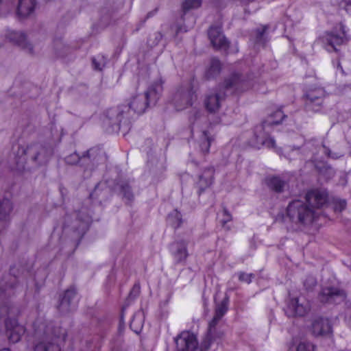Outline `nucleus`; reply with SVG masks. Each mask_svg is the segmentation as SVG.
Masks as SVG:
<instances>
[{
    "mask_svg": "<svg viewBox=\"0 0 351 351\" xmlns=\"http://www.w3.org/2000/svg\"><path fill=\"white\" fill-rule=\"evenodd\" d=\"M328 199L324 190L315 189L306 194V202L295 199L290 202L287 208V215L295 223L307 225L318 217L317 209L322 208Z\"/></svg>",
    "mask_w": 351,
    "mask_h": 351,
    "instance_id": "f257e3e1",
    "label": "nucleus"
},
{
    "mask_svg": "<svg viewBox=\"0 0 351 351\" xmlns=\"http://www.w3.org/2000/svg\"><path fill=\"white\" fill-rule=\"evenodd\" d=\"M53 154V148L49 145L36 143L30 145L27 148L18 145L13 147L12 153L10 155V166L13 169L23 170L26 162V155L37 165H45Z\"/></svg>",
    "mask_w": 351,
    "mask_h": 351,
    "instance_id": "f03ea898",
    "label": "nucleus"
},
{
    "mask_svg": "<svg viewBox=\"0 0 351 351\" xmlns=\"http://www.w3.org/2000/svg\"><path fill=\"white\" fill-rule=\"evenodd\" d=\"M36 342L34 351H60L59 341H64L66 332L64 328L54 327L51 324L37 320L34 323Z\"/></svg>",
    "mask_w": 351,
    "mask_h": 351,
    "instance_id": "7ed1b4c3",
    "label": "nucleus"
},
{
    "mask_svg": "<svg viewBox=\"0 0 351 351\" xmlns=\"http://www.w3.org/2000/svg\"><path fill=\"white\" fill-rule=\"evenodd\" d=\"M243 81L239 74H232L226 79L223 84H219L215 89L211 90L205 97L204 105L206 109L211 113L217 112L225 99L228 93L242 91Z\"/></svg>",
    "mask_w": 351,
    "mask_h": 351,
    "instance_id": "20e7f679",
    "label": "nucleus"
},
{
    "mask_svg": "<svg viewBox=\"0 0 351 351\" xmlns=\"http://www.w3.org/2000/svg\"><path fill=\"white\" fill-rule=\"evenodd\" d=\"M286 115L281 109H278L269 114L261 124L255 127L254 136L256 138V146L258 148L261 146L267 148L276 147L275 140L269 136V128L274 125H278L282 123Z\"/></svg>",
    "mask_w": 351,
    "mask_h": 351,
    "instance_id": "39448f33",
    "label": "nucleus"
},
{
    "mask_svg": "<svg viewBox=\"0 0 351 351\" xmlns=\"http://www.w3.org/2000/svg\"><path fill=\"white\" fill-rule=\"evenodd\" d=\"M101 154L102 152L100 149L92 148L82 156L76 152L72 153L64 158V161L69 165L80 164L81 167H84V171H92L101 158Z\"/></svg>",
    "mask_w": 351,
    "mask_h": 351,
    "instance_id": "423d86ee",
    "label": "nucleus"
},
{
    "mask_svg": "<svg viewBox=\"0 0 351 351\" xmlns=\"http://www.w3.org/2000/svg\"><path fill=\"white\" fill-rule=\"evenodd\" d=\"M128 119V106L120 105L106 110L103 119L104 127L112 131L119 130L121 123L127 121Z\"/></svg>",
    "mask_w": 351,
    "mask_h": 351,
    "instance_id": "0eeeda50",
    "label": "nucleus"
},
{
    "mask_svg": "<svg viewBox=\"0 0 351 351\" xmlns=\"http://www.w3.org/2000/svg\"><path fill=\"white\" fill-rule=\"evenodd\" d=\"M345 291L335 287H323L318 295V299L322 303L339 304L345 300Z\"/></svg>",
    "mask_w": 351,
    "mask_h": 351,
    "instance_id": "6e6552de",
    "label": "nucleus"
},
{
    "mask_svg": "<svg viewBox=\"0 0 351 351\" xmlns=\"http://www.w3.org/2000/svg\"><path fill=\"white\" fill-rule=\"evenodd\" d=\"M194 97L191 87L180 88L173 95L172 102L177 110H182L192 105Z\"/></svg>",
    "mask_w": 351,
    "mask_h": 351,
    "instance_id": "1a4fd4ad",
    "label": "nucleus"
},
{
    "mask_svg": "<svg viewBox=\"0 0 351 351\" xmlns=\"http://www.w3.org/2000/svg\"><path fill=\"white\" fill-rule=\"evenodd\" d=\"M326 96L325 90L322 88L311 90L305 95V107L308 110L317 112L321 109Z\"/></svg>",
    "mask_w": 351,
    "mask_h": 351,
    "instance_id": "9d476101",
    "label": "nucleus"
},
{
    "mask_svg": "<svg viewBox=\"0 0 351 351\" xmlns=\"http://www.w3.org/2000/svg\"><path fill=\"white\" fill-rule=\"evenodd\" d=\"M176 351H195L198 346L195 335L190 332H182L175 338Z\"/></svg>",
    "mask_w": 351,
    "mask_h": 351,
    "instance_id": "9b49d317",
    "label": "nucleus"
},
{
    "mask_svg": "<svg viewBox=\"0 0 351 351\" xmlns=\"http://www.w3.org/2000/svg\"><path fill=\"white\" fill-rule=\"evenodd\" d=\"M5 326V335L9 341L12 343L19 342L25 332L24 326L19 324L16 319H7Z\"/></svg>",
    "mask_w": 351,
    "mask_h": 351,
    "instance_id": "f8f14e48",
    "label": "nucleus"
},
{
    "mask_svg": "<svg viewBox=\"0 0 351 351\" xmlns=\"http://www.w3.org/2000/svg\"><path fill=\"white\" fill-rule=\"evenodd\" d=\"M208 38L215 49L226 50L229 42L225 37L221 25L211 26L208 31Z\"/></svg>",
    "mask_w": 351,
    "mask_h": 351,
    "instance_id": "ddd939ff",
    "label": "nucleus"
},
{
    "mask_svg": "<svg viewBox=\"0 0 351 351\" xmlns=\"http://www.w3.org/2000/svg\"><path fill=\"white\" fill-rule=\"evenodd\" d=\"M128 111L132 110L135 113L141 114L145 112V110L154 105L151 104L149 100L147 95L144 93H138L132 95L130 99L128 104Z\"/></svg>",
    "mask_w": 351,
    "mask_h": 351,
    "instance_id": "4468645a",
    "label": "nucleus"
},
{
    "mask_svg": "<svg viewBox=\"0 0 351 351\" xmlns=\"http://www.w3.org/2000/svg\"><path fill=\"white\" fill-rule=\"evenodd\" d=\"M339 28L341 32L339 34H335L334 32H327L322 37L324 47L328 51H337V46L341 45L343 43L346 37L344 27L342 24L339 25Z\"/></svg>",
    "mask_w": 351,
    "mask_h": 351,
    "instance_id": "2eb2a0df",
    "label": "nucleus"
},
{
    "mask_svg": "<svg viewBox=\"0 0 351 351\" xmlns=\"http://www.w3.org/2000/svg\"><path fill=\"white\" fill-rule=\"evenodd\" d=\"M229 298L226 296L223 300L216 304L215 309V315L212 320L209 322L208 336V337H213V332L215 329V326L219 323V320L223 317L228 309Z\"/></svg>",
    "mask_w": 351,
    "mask_h": 351,
    "instance_id": "dca6fc26",
    "label": "nucleus"
},
{
    "mask_svg": "<svg viewBox=\"0 0 351 351\" xmlns=\"http://www.w3.org/2000/svg\"><path fill=\"white\" fill-rule=\"evenodd\" d=\"M77 304L76 291L74 288H70L64 292L58 306V309L62 313H67L75 310Z\"/></svg>",
    "mask_w": 351,
    "mask_h": 351,
    "instance_id": "f3484780",
    "label": "nucleus"
},
{
    "mask_svg": "<svg viewBox=\"0 0 351 351\" xmlns=\"http://www.w3.org/2000/svg\"><path fill=\"white\" fill-rule=\"evenodd\" d=\"M188 243L183 240L174 242L171 245V254L177 264L185 263L189 256Z\"/></svg>",
    "mask_w": 351,
    "mask_h": 351,
    "instance_id": "a211bd4d",
    "label": "nucleus"
},
{
    "mask_svg": "<svg viewBox=\"0 0 351 351\" xmlns=\"http://www.w3.org/2000/svg\"><path fill=\"white\" fill-rule=\"evenodd\" d=\"M215 169L212 167L206 168L199 176L196 182V187L198 189V194L200 195L206 189L209 188L214 180Z\"/></svg>",
    "mask_w": 351,
    "mask_h": 351,
    "instance_id": "6ab92c4d",
    "label": "nucleus"
},
{
    "mask_svg": "<svg viewBox=\"0 0 351 351\" xmlns=\"http://www.w3.org/2000/svg\"><path fill=\"white\" fill-rule=\"evenodd\" d=\"M309 306L307 302H301L298 298L290 300L287 313L289 316H304L308 311Z\"/></svg>",
    "mask_w": 351,
    "mask_h": 351,
    "instance_id": "aec40b11",
    "label": "nucleus"
},
{
    "mask_svg": "<svg viewBox=\"0 0 351 351\" xmlns=\"http://www.w3.org/2000/svg\"><path fill=\"white\" fill-rule=\"evenodd\" d=\"M91 219L88 215L85 213L80 212L73 222L72 228L76 232L78 236H83L88 230L90 224Z\"/></svg>",
    "mask_w": 351,
    "mask_h": 351,
    "instance_id": "412c9836",
    "label": "nucleus"
},
{
    "mask_svg": "<svg viewBox=\"0 0 351 351\" xmlns=\"http://www.w3.org/2000/svg\"><path fill=\"white\" fill-rule=\"evenodd\" d=\"M163 80L159 78L154 81L147 88V91L144 93L145 95H147L149 100L151 104L154 106L156 105L158 100L162 95L163 92Z\"/></svg>",
    "mask_w": 351,
    "mask_h": 351,
    "instance_id": "4be33fe9",
    "label": "nucleus"
},
{
    "mask_svg": "<svg viewBox=\"0 0 351 351\" xmlns=\"http://www.w3.org/2000/svg\"><path fill=\"white\" fill-rule=\"evenodd\" d=\"M331 331V326L328 319L317 317L312 324V332L315 336L324 335Z\"/></svg>",
    "mask_w": 351,
    "mask_h": 351,
    "instance_id": "5701e85b",
    "label": "nucleus"
},
{
    "mask_svg": "<svg viewBox=\"0 0 351 351\" xmlns=\"http://www.w3.org/2000/svg\"><path fill=\"white\" fill-rule=\"evenodd\" d=\"M8 38L10 41L18 45L29 53H32V45L27 41L26 37L23 33L13 31L9 33Z\"/></svg>",
    "mask_w": 351,
    "mask_h": 351,
    "instance_id": "b1692460",
    "label": "nucleus"
},
{
    "mask_svg": "<svg viewBox=\"0 0 351 351\" xmlns=\"http://www.w3.org/2000/svg\"><path fill=\"white\" fill-rule=\"evenodd\" d=\"M182 19L170 25H164L165 34L170 38H175L180 33L186 32L187 29L183 24Z\"/></svg>",
    "mask_w": 351,
    "mask_h": 351,
    "instance_id": "393cba45",
    "label": "nucleus"
},
{
    "mask_svg": "<svg viewBox=\"0 0 351 351\" xmlns=\"http://www.w3.org/2000/svg\"><path fill=\"white\" fill-rule=\"evenodd\" d=\"M35 0H19L17 7L18 14L25 17L29 16L34 10Z\"/></svg>",
    "mask_w": 351,
    "mask_h": 351,
    "instance_id": "a878e982",
    "label": "nucleus"
},
{
    "mask_svg": "<svg viewBox=\"0 0 351 351\" xmlns=\"http://www.w3.org/2000/svg\"><path fill=\"white\" fill-rule=\"evenodd\" d=\"M221 69V62L215 58H212L210 60V64L205 72V77L207 80L216 77L220 73Z\"/></svg>",
    "mask_w": 351,
    "mask_h": 351,
    "instance_id": "bb28decb",
    "label": "nucleus"
},
{
    "mask_svg": "<svg viewBox=\"0 0 351 351\" xmlns=\"http://www.w3.org/2000/svg\"><path fill=\"white\" fill-rule=\"evenodd\" d=\"M13 210V204L8 198L0 199V220L9 219Z\"/></svg>",
    "mask_w": 351,
    "mask_h": 351,
    "instance_id": "cd10ccee",
    "label": "nucleus"
},
{
    "mask_svg": "<svg viewBox=\"0 0 351 351\" xmlns=\"http://www.w3.org/2000/svg\"><path fill=\"white\" fill-rule=\"evenodd\" d=\"M266 183L269 189L277 193L282 192L287 186L286 182L278 176L267 178Z\"/></svg>",
    "mask_w": 351,
    "mask_h": 351,
    "instance_id": "c85d7f7f",
    "label": "nucleus"
},
{
    "mask_svg": "<svg viewBox=\"0 0 351 351\" xmlns=\"http://www.w3.org/2000/svg\"><path fill=\"white\" fill-rule=\"evenodd\" d=\"M18 280L16 276L9 275L7 280L1 287V291L2 293H8L10 295L14 293L13 289H16L18 287Z\"/></svg>",
    "mask_w": 351,
    "mask_h": 351,
    "instance_id": "c756f323",
    "label": "nucleus"
},
{
    "mask_svg": "<svg viewBox=\"0 0 351 351\" xmlns=\"http://www.w3.org/2000/svg\"><path fill=\"white\" fill-rule=\"evenodd\" d=\"M212 141L209 133L204 131L199 138V148L203 154L208 153Z\"/></svg>",
    "mask_w": 351,
    "mask_h": 351,
    "instance_id": "7c9ffc66",
    "label": "nucleus"
},
{
    "mask_svg": "<svg viewBox=\"0 0 351 351\" xmlns=\"http://www.w3.org/2000/svg\"><path fill=\"white\" fill-rule=\"evenodd\" d=\"M202 3V0H184L182 3V9L184 13L199 8Z\"/></svg>",
    "mask_w": 351,
    "mask_h": 351,
    "instance_id": "2f4dec72",
    "label": "nucleus"
},
{
    "mask_svg": "<svg viewBox=\"0 0 351 351\" xmlns=\"http://www.w3.org/2000/svg\"><path fill=\"white\" fill-rule=\"evenodd\" d=\"M53 49L59 57L64 56L69 50V47L66 46L61 40H57L54 41Z\"/></svg>",
    "mask_w": 351,
    "mask_h": 351,
    "instance_id": "473e14b6",
    "label": "nucleus"
},
{
    "mask_svg": "<svg viewBox=\"0 0 351 351\" xmlns=\"http://www.w3.org/2000/svg\"><path fill=\"white\" fill-rule=\"evenodd\" d=\"M168 221L174 228H178L182 223V217L180 213L178 210H174L168 216Z\"/></svg>",
    "mask_w": 351,
    "mask_h": 351,
    "instance_id": "72a5a7b5",
    "label": "nucleus"
},
{
    "mask_svg": "<svg viewBox=\"0 0 351 351\" xmlns=\"http://www.w3.org/2000/svg\"><path fill=\"white\" fill-rule=\"evenodd\" d=\"M107 62L106 58L103 56H98L97 58H93V65L94 69L98 71L102 70Z\"/></svg>",
    "mask_w": 351,
    "mask_h": 351,
    "instance_id": "f704fd0d",
    "label": "nucleus"
},
{
    "mask_svg": "<svg viewBox=\"0 0 351 351\" xmlns=\"http://www.w3.org/2000/svg\"><path fill=\"white\" fill-rule=\"evenodd\" d=\"M162 38V34L160 32H156L152 35H150L148 38L147 43L151 47H154L157 45Z\"/></svg>",
    "mask_w": 351,
    "mask_h": 351,
    "instance_id": "c9c22d12",
    "label": "nucleus"
},
{
    "mask_svg": "<svg viewBox=\"0 0 351 351\" xmlns=\"http://www.w3.org/2000/svg\"><path fill=\"white\" fill-rule=\"evenodd\" d=\"M317 285V280L313 276H308L304 281V286L307 291L313 289Z\"/></svg>",
    "mask_w": 351,
    "mask_h": 351,
    "instance_id": "e433bc0d",
    "label": "nucleus"
},
{
    "mask_svg": "<svg viewBox=\"0 0 351 351\" xmlns=\"http://www.w3.org/2000/svg\"><path fill=\"white\" fill-rule=\"evenodd\" d=\"M315 346L309 342H300L296 347V351H315Z\"/></svg>",
    "mask_w": 351,
    "mask_h": 351,
    "instance_id": "4c0bfd02",
    "label": "nucleus"
},
{
    "mask_svg": "<svg viewBox=\"0 0 351 351\" xmlns=\"http://www.w3.org/2000/svg\"><path fill=\"white\" fill-rule=\"evenodd\" d=\"M121 192L123 193V197L129 202L133 199V193L131 191L130 187L128 184L121 185Z\"/></svg>",
    "mask_w": 351,
    "mask_h": 351,
    "instance_id": "58836bf2",
    "label": "nucleus"
},
{
    "mask_svg": "<svg viewBox=\"0 0 351 351\" xmlns=\"http://www.w3.org/2000/svg\"><path fill=\"white\" fill-rule=\"evenodd\" d=\"M140 285L138 284H135L129 293L128 299L133 300L136 298L140 294Z\"/></svg>",
    "mask_w": 351,
    "mask_h": 351,
    "instance_id": "ea45409f",
    "label": "nucleus"
},
{
    "mask_svg": "<svg viewBox=\"0 0 351 351\" xmlns=\"http://www.w3.org/2000/svg\"><path fill=\"white\" fill-rule=\"evenodd\" d=\"M254 277L253 274H247L245 272H240L239 274V279L241 282H244L246 283H250L252 282V279Z\"/></svg>",
    "mask_w": 351,
    "mask_h": 351,
    "instance_id": "a19ab883",
    "label": "nucleus"
},
{
    "mask_svg": "<svg viewBox=\"0 0 351 351\" xmlns=\"http://www.w3.org/2000/svg\"><path fill=\"white\" fill-rule=\"evenodd\" d=\"M346 207V202L345 200H337L335 202L334 209L336 212H341Z\"/></svg>",
    "mask_w": 351,
    "mask_h": 351,
    "instance_id": "79ce46f5",
    "label": "nucleus"
},
{
    "mask_svg": "<svg viewBox=\"0 0 351 351\" xmlns=\"http://www.w3.org/2000/svg\"><path fill=\"white\" fill-rule=\"evenodd\" d=\"M340 6L343 8L347 12L351 14V1L345 0L340 3Z\"/></svg>",
    "mask_w": 351,
    "mask_h": 351,
    "instance_id": "37998d69",
    "label": "nucleus"
},
{
    "mask_svg": "<svg viewBox=\"0 0 351 351\" xmlns=\"http://www.w3.org/2000/svg\"><path fill=\"white\" fill-rule=\"evenodd\" d=\"M232 220V216L230 213L228 211L226 208L223 209V218L222 219V223L224 225L227 222Z\"/></svg>",
    "mask_w": 351,
    "mask_h": 351,
    "instance_id": "c03bdc74",
    "label": "nucleus"
},
{
    "mask_svg": "<svg viewBox=\"0 0 351 351\" xmlns=\"http://www.w3.org/2000/svg\"><path fill=\"white\" fill-rule=\"evenodd\" d=\"M157 11H158V8H156V9H154V10L149 12L147 14V15H146L145 18L144 19V20L142 21V23H143H143H145V21H146L148 19H149V18L152 17L154 14H156V13L157 12Z\"/></svg>",
    "mask_w": 351,
    "mask_h": 351,
    "instance_id": "a18cd8bd",
    "label": "nucleus"
},
{
    "mask_svg": "<svg viewBox=\"0 0 351 351\" xmlns=\"http://www.w3.org/2000/svg\"><path fill=\"white\" fill-rule=\"evenodd\" d=\"M265 30H266L265 27H263L262 29H258L256 30L257 40H259V39H261L262 38V36H263Z\"/></svg>",
    "mask_w": 351,
    "mask_h": 351,
    "instance_id": "49530a36",
    "label": "nucleus"
},
{
    "mask_svg": "<svg viewBox=\"0 0 351 351\" xmlns=\"http://www.w3.org/2000/svg\"><path fill=\"white\" fill-rule=\"evenodd\" d=\"M337 68L339 69L342 73H344V71L341 65V63L339 62H337Z\"/></svg>",
    "mask_w": 351,
    "mask_h": 351,
    "instance_id": "de8ad7c7",
    "label": "nucleus"
},
{
    "mask_svg": "<svg viewBox=\"0 0 351 351\" xmlns=\"http://www.w3.org/2000/svg\"><path fill=\"white\" fill-rule=\"evenodd\" d=\"M0 351H10L8 348H3Z\"/></svg>",
    "mask_w": 351,
    "mask_h": 351,
    "instance_id": "09e8293b",
    "label": "nucleus"
},
{
    "mask_svg": "<svg viewBox=\"0 0 351 351\" xmlns=\"http://www.w3.org/2000/svg\"><path fill=\"white\" fill-rule=\"evenodd\" d=\"M133 323H134V319L132 320V322H131V324H130V327H131V328L132 327V324H133Z\"/></svg>",
    "mask_w": 351,
    "mask_h": 351,
    "instance_id": "8fccbe9b",
    "label": "nucleus"
}]
</instances>
